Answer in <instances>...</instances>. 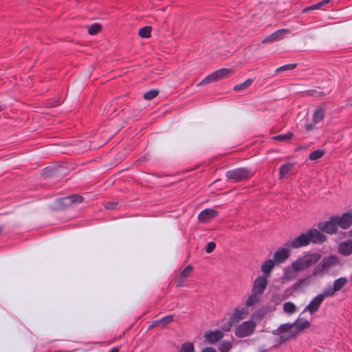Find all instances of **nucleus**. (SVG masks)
Wrapping results in <instances>:
<instances>
[{"instance_id": "1", "label": "nucleus", "mask_w": 352, "mask_h": 352, "mask_svg": "<svg viewBox=\"0 0 352 352\" xmlns=\"http://www.w3.org/2000/svg\"><path fill=\"white\" fill-rule=\"evenodd\" d=\"M321 258L322 255L318 252H308L294 261L292 267L295 272H302L317 264Z\"/></svg>"}, {"instance_id": "2", "label": "nucleus", "mask_w": 352, "mask_h": 352, "mask_svg": "<svg viewBox=\"0 0 352 352\" xmlns=\"http://www.w3.org/2000/svg\"><path fill=\"white\" fill-rule=\"evenodd\" d=\"M339 262V258L336 255H331L324 257L321 262L316 265L311 272V276L314 277L322 276L328 273L329 270L336 266Z\"/></svg>"}, {"instance_id": "3", "label": "nucleus", "mask_w": 352, "mask_h": 352, "mask_svg": "<svg viewBox=\"0 0 352 352\" xmlns=\"http://www.w3.org/2000/svg\"><path fill=\"white\" fill-rule=\"evenodd\" d=\"M254 173L247 167H241L228 170L226 177L235 182H240L250 179L254 176Z\"/></svg>"}, {"instance_id": "4", "label": "nucleus", "mask_w": 352, "mask_h": 352, "mask_svg": "<svg viewBox=\"0 0 352 352\" xmlns=\"http://www.w3.org/2000/svg\"><path fill=\"white\" fill-rule=\"evenodd\" d=\"M234 72L231 69L221 68L213 72L210 75L207 76L202 81L198 84V85H206L208 83L217 82L221 79L229 78L230 76H232Z\"/></svg>"}, {"instance_id": "5", "label": "nucleus", "mask_w": 352, "mask_h": 352, "mask_svg": "<svg viewBox=\"0 0 352 352\" xmlns=\"http://www.w3.org/2000/svg\"><path fill=\"white\" fill-rule=\"evenodd\" d=\"M256 324L252 320H248L240 324L235 329L234 333L238 338H244L254 333Z\"/></svg>"}, {"instance_id": "6", "label": "nucleus", "mask_w": 352, "mask_h": 352, "mask_svg": "<svg viewBox=\"0 0 352 352\" xmlns=\"http://www.w3.org/2000/svg\"><path fill=\"white\" fill-rule=\"evenodd\" d=\"M336 218L332 216L329 221L319 222L317 225L319 230L329 234H336L338 231Z\"/></svg>"}, {"instance_id": "7", "label": "nucleus", "mask_w": 352, "mask_h": 352, "mask_svg": "<svg viewBox=\"0 0 352 352\" xmlns=\"http://www.w3.org/2000/svg\"><path fill=\"white\" fill-rule=\"evenodd\" d=\"M309 244V239L308 237L307 233H302L300 234L298 236L294 238L290 242L287 243V246L289 248H300L302 247L307 246Z\"/></svg>"}, {"instance_id": "8", "label": "nucleus", "mask_w": 352, "mask_h": 352, "mask_svg": "<svg viewBox=\"0 0 352 352\" xmlns=\"http://www.w3.org/2000/svg\"><path fill=\"white\" fill-rule=\"evenodd\" d=\"M267 276H260L257 277L253 283L251 292L261 295L266 289L267 285Z\"/></svg>"}, {"instance_id": "9", "label": "nucleus", "mask_w": 352, "mask_h": 352, "mask_svg": "<svg viewBox=\"0 0 352 352\" xmlns=\"http://www.w3.org/2000/svg\"><path fill=\"white\" fill-rule=\"evenodd\" d=\"M333 217L336 218V225L342 229H347L352 225V214L350 211L344 212L341 217Z\"/></svg>"}, {"instance_id": "10", "label": "nucleus", "mask_w": 352, "mask_h": 352, "mask_svg": "<svg viewBox=\"0 0 352 352\" xmlns=\"http://www.w3.org/2000/svg\"><path fill=\"white\" fill-rule=\"evenodd\" d=\"M309 239V243H322L327 240V236L317 229H310L307 232Z\"/></svg>"}, {"instance_id": "11", "label": "nucleus", "mask_w": 352, "mask_h": 352, "mask_svg": "<svg viewBox=\"0 0 352 352\" xmlns=\"http://www.w3.org/2000/svg\"><path fill=\"white\" fill-rule=\"evenodd\" d=\"M219 212L212 208H206L202 210L198 215V219L200 222L208 223L212 219L217 217Z\"/></svg>"}, {"instance_id": "12", "label": "nucleus", "mask_w": 352, "mask_h": 352, "mask_svg": "<svg viewBox=\"0 0 352 352\" xmlns=\"http://www.w3.org/2000/svg\"><path fill=\"white\" fill-rule=\"evenodd\" d=\"M323 300H324L322 298V296H320L317 295L311 300L309 304L305 307L303 312L309 311L311 314H315L318 311Z\"/></svg>"}, {"instance_id": "13", "label": "nucleus", "mask_w": 352, "mask_h": 352, "mask_svg": "<svg viewBox=\"0 0 352 352\" xmlns=\"http://www.w3.org/2000/svg\"><path fill=\"white\" fill-rule=\"evenodd\" d=\"M224 336L223 331L220 330L206 331L204 334L206 340L210 344H216Z\"/></svg>"}, {"instance_id": "14", "label": "nucleus", "mask_w": 352, "mask_h": 352, "mask_svg": "<svg viewBox=\"0 0 352 352\" xmlns=\"http://www.w3.org/2000/svg\"><path fill=\"white\" fill-rule=\"evenodd\" d=\"M287 33H290V30L288 29H280L278 30L277 31L273 32L270 35L267 36L266 38H265L263 41V43H273L276 41H278L282 39L284 37V35Z\"/></svg>"}, {"instance_id": "15", "label": "nucleus", "mask_w": 352, "mask_h": 352, "mask_svg": "<svg viewBox=\"0 0 352 352\" xmlns=\"http://www.w3.org/2000/svg\"><path fill=\"white\" fill-rule=\"evenodd\" d=\"M290 253L287 248H279L274 254V261L276 263H284L289 256Z\"/></svg>"}, {"instance_id": "16", "label": "nucleus", "mask_w": 352, "mask_h": 352, "mask_svg": "<svg viewBox=\"0 0 352 352\" xmlns=\"http://www.w3.org/2000/svg\"><path fill=\"white\" fill-rule=\"evenodd\" d=\"M325 117V107L320 105L314 110L312 117V121L314 124L322 122Z\"/></svg>"}, {"instance_id": "17", "label": "nucleus", "mask_w": 352, "mask_h": 352, "mask_svg": "<svg viewBox=\"0 0 352 352\" xmlns=\"http://www.w3.org/2000/svg\"><path fill=\"white\" fill-rule=\"evenodd\" d=\"M84 200V198L79 195L73 194L62 199L63 204L65 206H71L74 204H80L82 203Z\"/></svg>"}, {"instance_id": "18", "label": "nucleus", "mask_w": 352, "mask_h": 352, "mask_svg": "<svg viewBox=\"0 0 352 352\" xmlns=\"http://www.w3.org/2000/svg\"><path fill=\"white\" fill-rule=\"evenodd\" d=\"M248 314V309L245 307H236L230 316V318L234 322H238L239 320L243 319Z\"/></svg>"}, {"instance_id": "19", "label": "nucleus", "mask_w": 352, "mask_h": 352, "mask_svg": "<svg viewBox=\"0 0 352 352\" xmlns=\"http://www.w3.org/2000/svg\"><path fill=\"white\" fill-rule=\"evenodd\" d=\"M193 272V267L192 265L186 266L180 273L179 279L177 283V287H182L184 285V282L186 278H188L191 276Z\"/></svg>"}, {"instance_id": "20", "label": "nucleus", "mask_w": 352, "mask_h": 352, "mask_svg": "<svg viewBox=\"0 0 352 352\" xmlns=\"http://www.w3.org/2000/svg\"><path fill=\"white\" fill-rule=\"evenodd\" d=\"M339 252L343 256H349L352 254V241L348 240L342 243L339 246Z\"/></svg>"}, {"instance_id": "21", "label": "nucleus", "mask_w": 352, "mask_h": 352, "mask_svg": "<svg viewBox=\"0 0 352 352\" xmlns=\"http://www.w3.org/2000/svg\"><path fill=\"white\" fill-rule=\"evenodd\" d=\"M275 262L272 259H267L263 262L261 265V271L265 274L264 276H268L274 267Z\"/></svg>"}, {"instance_id": "22", "label": "nucleus", "mask_w": 352, "mask_h": 352, "mask_svg": "<svg viewBox=\"0 0 352 352\" xmlns=\"http://www.w3.org/2000/svg\"><path fill=\"white\" fill-rule=\"evenodd\" d=\"M60 168L56 166H47L43 169L42 175L44 177H55L59 173Z\"/></svg>"}, {"instance_id": "23", "label": "nucleus", "mask_w": 352, "mask_h": 352, "mask_svg": "<svg viewBox=\"0 0 352 352\" xmlns=\"http://www.w3.org/2000/svg\"><path fill=\"white\" fill-rule=\"evenodd\" d=\"M293 324L296 331H301L311 326V323L308 320H302L300 318H298Z\"/></svg>"}, {"instance_id": "24", "label": "nucleus", "mask_w": 352, "mask_h": 352, "mask_svg": "<svg viewBox=\"0 0 352 352\" xmlns=\"http://www.w3.org/2000/svg\"><path fill=\"white\" fill-rule=\"evenodd\" d=\"M347 283V279L345 277H340L338 279H336L333 281V287L334 291L338 292L340 291L345 285Z\"/></svg>"}, {"instance_id": "25", "label": "nucleus", "mask_w": 352, "mask_h": 352, "mask_svg": "<svg viewBox=\"0 0 352 352\" xmlns=\"http://www.w3.org/2000/svg\"><path fill=\"white\" fill-rule=\"evenodd\" d=\"M253 81H254L253 79L248 78L245 82L238 84V85H236L234 87L233 90L235 91H240L246 89L252 85V84L253 83Z\"/></svg>"}, {"instance_id": "26", "label": "nucleus", "mask_w": 352, "mask_h": 352, "mask_svg": "<svg viewBox=\"0 0 352 352\" xmlns=\"http://www.w3.org/2000/svg\"><path fill=\"white\" fill-rule=\"evenodd\" d=\"M293 166L292 164L285 163L283 164L279 169V178L281 179L285 177L286 175L292 170Z\"/></svg>"}, {"instance_id": "27", "label": "nucleus", "mask_w": 352, "mask_h": 352, "mask_svg": "<svg viewBox=\"0 0 352 352\" xmlns=\"http://www.w3.org/2000/svg\"><path fill=\"white\" fill-rule=\"evenodd\" d=\"M259 294L252 293V294L246 300V305L248 307L254 306L261 300Z\"/></svg>"}, {"instance_id": "28", "label": "nucleus", "mask_w": 352, "mask_h": 352, "mask_svg": "<svg viewBox=\"0 0 352 352\" xmlns=\"http://www.w3.org/2000/svg\"><path fill=\"white\" fill-rule=\"evenodd\" d=\"M325 152L324 149H316L309 153V159L310 160H317L324 156Z\"/></svg>"}, {"instance_id": "29", "label": "nucleus", "mask_w": 352, "mask_h": 352, "mask_svg": "<svg viewBox=\"0 0 352 352\" xmlns=\"http://www.w3.org/2000/svg\"><path fill=\"white\" fill-rule=\"evenodd\" d=\"M151 30L152 28L151 26H144L139 30L138 34L142 38H150Z\"/></svg>"}, {"instance_id": "30", "label": "nucleus", "mask_w": 352, "mask_h": 352, "mask_svg": "<svg viewBox=\"0 0 352 352\" xmlns=\"http://www.w3.org/2000/svg\"><path fill=\"white\" fill-rule=\"evenodd\" d=\"M294 136V134L291 132H289L286 134L278 135L272 137V140H277L279 142H286L289 140H291Z\"/></svg>"}, {"instance_id": "31", "label": "nucleus", "mask_w": 352, "mask_h": 352, "mask_svg": "<svg viewBox=\"0 0 352 352\" xmlns=\"http://www.w3.org/2000/svg\"><path fill=\"white\" fill-rule=\"evenodd\" d=\"M283 310L285 312L292 314L296 311V307L292 302H286L283 305Z\"/></svg>"}, {"instance_id": "32", "label": "nucleus", "mask_w": 352, "mask_h": 352, "mask_svg": "<svg viewBox=\"0 0 352 352\" xmlns=\"http://www.w3.org/2000/svg\"><path fill=\"white\" fill-rule=\"evenodd\" d=\"M180 352H195V347L192 342H186L182 344Z\"/></svg>"}, {"instance_id": "33", "label": "nucleus", "mask_w": 352, "mask_h": 352, "mask_svg": "<svg viewBox=\"0 0 352 352\" xmlns=\"http://www.w3.org/2000/svg\"><path fill=\"white\" fill-rule=\"evenodd\" d=\"M102 26L99 23H94L88 28V33L90 35H95L101 30Z\"/></svg>"}, {"instance_id": "34", "label": "nucleus", "mask_w": 352, "mask_h": 352, "mask_svg": "<svg viewBox=\"0 0 352 352\" xmlns=\"http://www.w3.org/2000/svg\"><path fill=\"white\" fill-rule=\"evenodd\" d=\"M297 66V63H289L285 65H283L276 69V72H280L283 71L292 70L295 69Z\"/></svg>"}, {"instance_id": "35", "label": "nucleus", "mask_w": 352, "mask_h": 352, "mask_svg": "<svg viewBox=\"0 0 352 352\" xmlns=\"http://www.w3.org/2000/svg\"><path fill=\"white\" fill-rule=\"evenodd\" d=\"M158 93H159V91L157 89H151V90L146 92L144 94L143 98L145 100H152L157 96Z\"/></svg>"}, {"instance_id": "36", "label": "nucleus", "mask_w": 352, "mask_h": 352, "mask_svg": "<svg viewBox=\"0 0 352 352\" xmlns=\"http://www.w3.org/2000/svg\"><path fill=\"white\" fill-rule=\"evenodd\" d=\"M232 347V344L230 341H224L219 346L221 352H228Z\"/></svg>"}, {"instance_id": "37", "label": "nucleus", "mask_w": 352, "mask_h": 352, "mask_svg": "<svg viewBox=\"0 0 352 352\" xmlns=\"http://www.w3.org/2000/svg\"><path fill=\"white\" fill-rule=\"evenodd\" d=\"M336 291H334L333 287H329L324 289L322 294H318L319 296H322V298L324 300V298L327 296H332Z\"/></svg>"}, {"instance_id": "38", "label": "nucleus", "mask_w": 352, "mask_h": 352, "mask_svg": "<svg viewBox=\"0 0 352 352\" xmlns=\"http://www.w3.org/2000/svg\"><path fill=\"white\" fill-rule=\"evenodd\" d=\"M174 316L173 315H167L161 319H160V324L165 326L166 324H170L173 320Z\"/></svg>"}, {"instance_id": "39", "label": "nucleus", "mask_w": 352, "mask_h": 352, "mask_svg": "<svg viewBox=\"0 0 352 352\" xmlns=\"http://www.w3.org/2000/svg\"><path fill=\"white\" fill-rule=\"evenodd\" d=\"M265 314H266V310H265L264 309H261L254 313L253 317L256 320H261L265 317Z\"/></svg>"}, {"instance_id": "40", "label": "nucleus", "mask_w": 352, "mask_h": 352, "mask_svg": "<svg viewBox=\"0 0 352 352\" xmlns=\"http://www.w3.org/2000/svg\"><path fill=\"white\" fill-rule=\"evenodd\" d=\"M235 323L230 318L228 321L225 322L222 327L221 329L223 331L228 332L231 330L233 324Z\"/></svg>"}, {"instance_id": "41", "label": "nucleus", "mask_w": 352, "mask_h": 352, "mask_svg": "<svg viewBox=\"0 0 352 352\" xmlns=\"http://www.w3.org/2000/svg\"><path fill=\"white\" fill-rule=\"evenodd\" d=\"M321 8H322L321 3L318 2L317 3H316L314 5H312V6H307L306 8H304L302 10V13H306V12H307L309 11H311V10L320 9Z\"/></svg>"}, {"instance_id": "42", "label": "nucleus", "mask_w": 352, "mask_h": 352, "mask_svg": "<svg viewBox=\"0 0 352 352\" xmlns=\"http://www.w3.org/2000/svg\"><path fill=\"white\" fill-rule=\"evenodd\" d=\"M317 91L315 89H308L303 91H301L300 93V96L302 97L305 96H309V97H314L316 96Z\"/></svg>"}, {"instance_id": "43", "label": "nucleus", "mask_w": 352, "mask_h": 352, "mask_svg": "<svg viewBox=\"0 0 352 352\" xmlns=\"http://www.w3.org/2000/svg\"><path fill=\"white\" fill-rule=\"evenodd\" d=\"M293 327H294L293 323L292 324L287 323V324L280 325L278 329L280 330V333H285V332L289 331Z\"/></svg>"}, {"instance_id": "44", "label": "nucleus", "mask_w": 352, "mask_h": 352, "mask_svg": "<svg viewBox=\"0 0 352 352\" xmlns=\"http://www.w3.org/2000/svg\"><path fill=\"white\" fill-rule=\"evenodd\" d=\"M215 248H216V243L214 242L211 241V242H209L206 245L205 250L207 253H211L212 252L214 251Z\"/></svg>"}, {"instance_id": "45", "label": "nucleus", "mask_w": 352, "mask_h": 352, "mask_svg": "<svg viewBox=\"0 0 352 352\" xmlns=\"http://www.w3.org/2000/svg\"><path fill=\"white\" fill-rule=\"evenodd\" d=\"M117 206H118V202L109 201L105 204L104 208L107 210H114L116 208Z\"/></svg>"}, {"instance_id": "46", "label": "nucleus", "mask_w": 352, "mask_h": 352, "mask_svg": "<svg viewBox=\"0 0 352 352\" xmlns=\"http://www.w3.org/2000/svg\"><path fill=\"white\" fill-rule=\"evenodd\" d=\"M307 281V278L299 279L296 281V283H295V285H296L297 287H300L302 285H304Z\"/></svg>"}, {"instance_id": "47", "label": "nucleus", "mask_w": 352, "mask_h": 352, "mask_svg": "<svg viewBox=\"0 0 352 352\" xmlns=\"http://www.w3.org/2000/svg\"><path fill=\"white\" fill-rule=\"evenodd\" d=\"M305 129L307 131H311L314 129V126L312 124H306L305 126Z\"/></svg>"}, {"instance_id": "48", "label": "nucleus", "mask_w": 352, "mask_h": 352, "mask_svg": "<svg viewBox=\"0 0 352 352\" xmlns=\"http://www.w3.org/2000/svg\"><path fill=\"white\" fill-rule=\"evenodd\" d=\"M201 352H217L212 347H206L201 350Z\"/></svg>"}, {"instance_id": "49", "label": "nucleus", "mask_w": 352, "mask_h": 352, "mask_svg": "<svg viewBox=\"0 0 352 352\" xmlns=\"http://www.w3.org/2000/svg\"><path fill=\"white\" fill-rule=\"evenodd\" d=\"M160 324V320H155L153 322V324L149 327V329H151L155 326H158Z\"/></svg>"}, {"instance_id": "50", "label": "nucleus", "mask_w": 352, "mask_h": 352, "mask_svg": "<svg viewBox=\"0 0 352 352\" xmlns=\"http://www.w3.org/2000/svg\"><path fill=\"white\" fill-rule=\"evenodd\" d=\"M325 96V93L324 91H318L316 93V97L322 98Z\"/></svg>"}, {"instance_id": "51", "label": "nucleus", "mask_w": 352, "mask_h": 352, "mask_svg": "<svg viewBox=\"0 0 352 352\" xmlns=\"http://www.w3.org/2000/svg\"><path fill=\"white\" fill-rule=\"evenodd\" d=\"M109 352H119V349L118 347H113Z\"/></svg>"}, {"instance_id": "52", "label": "nucleus", "mask_w": 352, "mask_h": 352, "mask_svg": "<svg viewBox=\"0 0 352 352\" xmlns=\"http://www.w3.org/2000/svg\"><path fill=\"white\" fill-rule=\"evenodd\" d=\"M286 340V338H283V336H280V342H284Z\"/></svg>"}, {"instance_id": "53", "label": "nucleus", "mask_w": 352, "mask_h": 352, "mask_svg": "<svg viewBox=\"0 0 352 352\" xmlns=\"http://www.w3.org/2000/svg\"><path fill=\"white\" fill-rule=\"evenodd\" d=\"M3 110V108L0 106V112Z\"/></svg>"}, {"instance_id": "54", "label": "nucleus", "mask_w": 352, "mask_h": 352, "mask_svg": "<svg viewBox=\"0 0 352 352\" xmlns=\"http://www.w3.org/2000/svg\"><path fill=\"white\" fill-rule=\"evenodd\" d=\"M351 280L352 281V273H351Z\"/></svg>"}, {"instance_id": "55", "label": "nucleus", "mask_w": 352, "mask_h": 352, "mask_svg": "<svg viewBox=\"0 0 352 352\" xmlns=\"http://www.w3.org/2000/svg\"><path fill=\"white\" fill-rule=\"evenodd\" d=\"M351 236H352V228H351Z\"/></svg>"}]
</instances>
